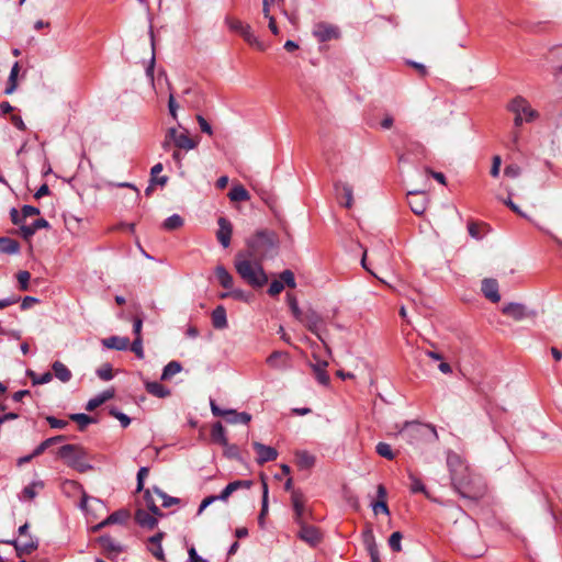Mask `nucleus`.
<instances>
[{
	"label": "nucleus",
	"instance_id": "nucleus-1",
	"mask_svg": "<svg viewBox=\"0 0 562 562\" xmlns=\"http://www.w3.org/2000/svg\"><path fill=\"white\" fill-rule=\"evenodd\" d=\"M279 245V237L273 231L261 229L246 239V248L240 252L263 261L278 252Z\"/></svg>",
	"mask_w": 562,
	"mask_h": 562
},
{
	"label": "nucleus",
	"instance_id": "nucleus-2",
	"mask_svg": "<svg viewBox=\"0 0 562 562\" xmlns=\"http://www.w3.org/2000/svg\"><path fill=\"white\" fill-rule=\"evenodd\" d=\"M263 261L238 251L234 258V267L238 276L252 288H262L268 282Z\"/></svg>",
	"mask_w": 562,
	"mask_h": 562
},
{
	"label": "nucleus",
	"instance_id": "nucleus-3",
	"mask_svg": "<svg viewBox=\"0 0 562 562\" xmlns=\"http://www.w3.org/2000/svg\"><path fill=\"white\" fill-rule=\"evenodd\" d=\"M58 457L63 459L68 467L81 473L92 470V465L87 460V452L80 446L65 445L59 448Z\"/></svg>",
	"mask_w": 562,
	"mask_h": 562
},
{
	"label": "nucleus",
	"instance_id": "nucleus-4",
	"mask_svg": "<svg viewBox=\"0 0 562 562\" xmlns=\"http://www.w3.org/2000/svg\"><path fill=\"white\" fill-rule=\"evenodd\" d=\"M508 110L514 113V125L515 131L512 134V148L516 150H520L518 145V139L520 137V128L526 121L527 117V104L524 98L517 97L509 104Z\"/></svg>",
	"mask_w": 562,
	"mask_h": 562
},
{
	"label": "nucleus",
	"instance_id": "nucleus-5",
	"mask_svg": "<svg viewBox=\"0 0 562 562\" xmlns=\"http://www.w3.org/2000/svg\"><path fill=\"white\" fill-rule=\"evenodd\" d=\"M447 465L453 488H459L464 492V482L462 481L461 474L462 472H467L468 467L464 464L462 458L458 453L449 451L447 454Z\"/></svg>",
	"mask_w": 562,
	"mask_h": 562
},
{
	"label": "nucleus",
	"instance_id": "nucleus-6",
	"mask_svg": "<svg viewBox=\"0 0 562 562\" xmlns=\"http://www.w3.org/2000/svg\"><path fill=\"white\" fill-rule=\"evenodd\" d=\"M462 481L464 482L463 491L459 488H454V491L464 498L476 499L484 494V488L476 485V477L471 474L469 469L467 472H462L461 474Z\"/></svg>",
	"mask_w": 562,
	"mask_h": 562
},
{
	"label": "nucleus",
	"instance_id": "nucleus-7",
	"mask_svg": "<svg viewBox=\"0 0 562 562\" xmlns=\"http://www.w3.org/2000/svg\"><path fill=\"white\" fill-rule=\"evenodd\" d=\"M211 411L214 416H222L229 424H245L247 425L251 420V415L241 412L238 413L234 409H221L214 401H211Z\"/></svg>",
	"mask_w": 562,
	"mask_h": 562
},
{
	"label": "nucleus",
	"instance_id": "nucleus-8",
	"mask_svg": "<svg viewBox=\"0 0 562 562\" xmlns=\"http://www.w3.org/2000/svg\"><path fill=\"white\" fill-rule=\"evenodd\" d=\"M299 322L303 323L308 328L310 331L315 334L323 341V344L326 348V351L328 353L331 352L330 348L327 346V344L324 341V339L322 337L321 327H322L323 319L315 311L307 310L303 314V319H299Z\"/></svg>",
	"mask_w": 562,
	"mask_h": 562
},
{
	"label": "nucleus",
	"instance_id": "nucleus-9",
	"mask_svg": "<svg viewBox=\"0 0 562 562\" xmlns=\"http://www.w3.org/2000/svg\"><path fill=\"white\" fill-rule=\"evenodd\" d=\"M305 496L301 491H292L291 494V504L294 510V521L296 524H302L306 520V517L310 512L305 507Z\"/></svg>",
	"mask_w": 562,
	"mask_h": 562
},
{
	"label": "nucleus",
	"instance_id": "nucleus-10",
	"mask_svg": "<svg viewBox=\"0 0 562 562\" xmlns=\"http://www.w3.org/2000/svg\"><path fill=\"white\" fill-rule=\"evenodd\" d=\"M407 202L411 210L416 215H422L425 213L428 205V196L425 191L422 190H412L407 192Z\"/></svg>",
	"mask_w": 562,
	"mask_h": 562
},
{
	"label": "nucleus",
	"instance_id": "nucleus-11",
	"mask_svg": "<svg viewBox=\"0 0 562 562\" xmlns=\"http://www.w3.org/2000/svg\"><path fill=\"white\" fill-rule=\"evenodd\" d=\"M168 135L179 149L191 150L198 146V143L189 137L188 131L178 132L176 127H170L168 128Z\"/></svg>",
	"mask_w": 562,
	"mask_h": 562
},
{
	"label": "nucleus",
	"instance_id": "nucleus-12",
	"mask_svg": "<svg viewBox=\"0 0 562 562\" xmlns=\"http://www.w3.org/2000/svg\"><path fill=\"white\" fill-rule=\"evenodd\" d=\"M297 525L300 526L297 536L301 540L312 547H315L321 541V533L316 527L307 525L305 521Z\"/></svg>",
	"mask_w": 562,
	"mask_h": 562
},
{
	"label": "nucleus",
	"instance_id": "nucleus-13",
	"mask_svg": "<svg viewBox=\"0 0 562 562\" xmlns=\"http://www.w3.org/2000/svg\"><path fill=\"white\" fill-rule=\"evenodd\" d=\"M218 229L216 232V237L220 244L227 248L231 245V238L233 234V226L231 222L225 217H220L217 220Z\"/></svg>",
	"mask_w": 562,
	"mask_h": 562
},
{
	"label": "nucleus",
	"instance_id": "nucleus-14",
	"mask_svg": "<svg viewBox=\"0 0 562 562\" xmlns=\"http://www.w3.org/2000/svg\"><path fill=\"white\" fill-rule=\"evenodd\" d=\"M481 291L483 295L493 303L501 301V294L498 291V282L493 278H485L482 280Z\"/></svg>",
	"mask_w": 562,
	"mask_h": 562
},
{
	"label": "nucleus",
	"instance_id": "nucleus-15",
	"mask_svg": "<svg viewBox=\"0 0 562 562\" xmlns=\"http://www.w3.org/2000/svg\"><path fill=\"white\" fill-rule=\"evenodd\" d=\"M313 35L319 41V42H326L330 41L333 38H337L339 36L338 29L325 23H318L315 25L313 30Z\"/></svg>",
	"mask_w": 562,
	"mask_h": 562
},
{
	"label": "nucleus",
	"instance_id": "nucleus-16",
	"mask_svg": "<svg viewBox=\"0 0 562 562\" xmlns=\"http://www.w3.org/2000/svg\"><path fill=\"white\" fill-rule=\"evenodd\" d=\"M8 543L14 546L19 557L23 554H30L38 547L37 540L33 539L32 537L20 538L18 540L8 541Z\"/></svg>",
	"mask_w": 562,
	"mask_h": 562
},
{
	"label": "nucleus",
	"instance_id": "nucleus-17",
	"mask_svg": "<svg viewBox=\"0 0 562 562\" xmlns=\"http://www.w3.org/2000/svg\"><path fill=\"white\" fill-rule=\"evenodd\" d=\"M315 362L311 364L313 372L315 374L316 380L319 384L327 386L329 384V375L326 372V368L328 367V362L326 360H321L316 355L313 356Z\"/></svg>",
	"mask_w": 562,
	"mask_h": 562
},
{
	"label": "nucleus",
	"instance_id": "nucleus-18",
	"mask_svg": "<svg viewBox=\"0 0 562 562\" xmlns=\"http://www.w3.org/2000/svg\"><path fill=\"white\" fill-rule=\"evenodd\" d=\"M252 447L258 454L257 462L259 464H263L266 462L273 461L278 457L277 450L270 446H266V445H262V443L256 441L252 443Z\"/></svg>",
	"mask_w": 562,
	"mask_h": 562
},
{
	"label": "nucleus",
	"instance_id": "nucleus-19",
	"mask_svg": "<svg viewBox=\"0 0 562 562\" xmlns=\"http://www.w3.org/2000/svg\"><path fill=\"white\" fill-rule=\"evenodd\" d=\"M334 190H335L336 194H339L340 191L342 192V195L345 198V202L342 203V205L347 209H351L353 205V189H352V187L347 182L337 180L334 182Z\"/></svg>",
	"mask_w": 562,
	"mask_h": 562
},
{
	"label": "nucleus",
	"instance_id": "nucleus-20",
	"mask_svg": "<svg viewBox=\"0 0 562 562\" xmlns=\"http://www.w3.org/2000/svg\"><path fill=\"white\" fill-rule=\"evenodd\" d=\"M252 482L247 480H237L234 482L228 483L225 488L221 492L220 495H217V498L222 502H225L228 499V497L236 492L239 488H249L251 486Z\"/></svg>",
	"mask_w": 562,
	"mask_h": 562
},
{
	"label": "nucleus",
	"instance_id": "nucleus-21",
	"mask_svg": "<svg viewBox=\"0 0 562 562\" xmlns=\"http://www.w3.org/2000/svg\"><path fill=\"white\" fill-rule=\"evenodd\" d=\"M157 516L158 515H154L151 512L148 513L145 509L139 508L135 513V520L144 528L154 529L158 522Z\"/></svg>",
	"mask_w": 562,
	"mask_h": 562
},
{
	"label": "nucleus",
	"instance_id": "nucleus-22",
	"mask_svg": "<svg viewBox=\"0 0 562 562\" xmlns=\"http://www.w3.org/2000/svg\"><path fill=\"white\" fill-rule=\"evenodd\" d=\"M48 226L49 224L45 218H38L34 221L31 225H21L20 232L22 237L29 240L35 234L36 231L41 228H46Z\"/></svg>",
	"mask_w": 562,
	"mask_h": 562
},
{
	"label": "nucleus",
	"instance_id": "nucleus-23",
	"mask_svg": "<svg viewBox=\"0 0 562 562\" xmlns=\"http://www.w3.org/2000/svg\"><path fill=\"white\" fill-rule=\"evenodd\" d=\"M240 36H243V38L252 47L257 48L258 50L260 52H263L267 49V46L266 44L260 41L252 32L251 30V26L249 24L246 25V27H244V30H241V32L239 33Z\"/></svg>",
	"mask_w": 562,
	"mask_h": 562
},
{
	"label": "nucleus",
	"instance_id": "nucleus-24",
	"mask_svg": "<svg viewBox=\"0 0 562 562\" xmlns=\"http://www.w3.org/2000/svg\"><path fill=\"white\" fill-rule=\"evenodd\" d=\"M503 314L514 321H522L526 316V308L522 304L509 303L502 308Z\"/></svg>",
	"mask_w": 562,
	"mask_h": 562
},
{
	"label": "nucleus",
	"instance_id": "nucleus-25",
	"mask_svg": "<svg viewBox=\"0 0 562 562\" xmlns=\"http://www.w3.org/2000/svg\"><path fill=\"white\" fill-rule=\"evenodd\" d=\"M102 345L109 349L126 350L130 347L127 337L111 336L102 340Z\"/></svg>",
	"mask_w": 562,
	"mask_h": 562
},
{
	"label": "nucleus",
	"instance_id": "nucleus-26",
	"mask_svg": "<svg viewBox=\"0 0 562 562\" xmlns=\"http://www.w3.org/2000/svg\"><path fill=\"white\" fill-rule=\"evenodd\" d=\"M288 353L274 351L267 358V363L273 369H284L288 367Z\"/></svg>",
	"mask_w": 562,
	"mask_h": 562
},
{
	"label": "nucleus",
	"instance_id": "nucleus-27",
	"mask_svg": "<svg viewBox=\"0 0 562 562\" xmlns=\"http://www.w3.org/2000/svg\"><path fill=\"white\" fill-rule=\"evenodd\" d=\"M113 396V390H105L98 394L97 396H94L93 398H90L86 405V409L91 412L99 407L100 405H102L103 403H105L108 400L112 398Z\"/></svg>",
	"mask_w": 562,
	"mask_h": 562
},
{
	"label": "nucleus",
	"instance_id": "nucleus-28",
	"mask_svg": "<svg viewBox=\"0 0 562 562\" xmlns=\"http://www.w3.org/2000/svg\"><path fill=\"white\" fill-rule=\"evenodd\" d=\"M212 324L216 329H224L227 327L226 310L223 305H218L212 312Z\"/></svg>",
	"mask_w": 562,
	"mask_h": 562
},
{
	"label": "nucleus",
	"instance_id": "nucleus-29",
	"mask_svg": "<svg viewBox=\"0 0 562 562\" xmlns=\"http://www.w3.org/2000/svg\"><path fill=\"white\" fill-rule=\"evenodd\" d=\"M145 389L149 394L158 398H165L170 395V390L159 382H146Z\"/></svg>",
	"mask_w": 562,
	"mask_h": 562
},
{
	"label": "nucleus",
	"instance_id": "nucleus-30",
	"mask_svg": "<svg viewBox=\"0 0 562 562\" xmlns=\"http://www.w3.org/2000/svg\"><path fill=\"white\" fill-rule=\"evenodd\" d=\"M52 369L54 371V375L63 383L70 381L72 376L71 371L63 362L55 361L52 366Z\"/></svg>",
	"mask_w": 562,
	"mask_h": 562
},
{
	"label": "nucleus",
	"instance_id": "nucleus-31",
	"mask_svg": "<svg viewBox=\"0 0 562 562\" xmlns=\"http://www.w3.org/2000/svg\"><path fill=\"white\" fill-rule=\"evenodd\" d=\"M128 518V513L126 510H117L112 513L105 520L100 522L94 527L95 530H99L103 526L110 525V524H122L125 522Z\"/></svg>",
	"mask_w": 562,
	"mask_h": 562
},
{
	"label": "nucleus",
	"instance_id": "nucleus-32",
	"mask_svg": "<svg viewBox=\"0 0 562 562\" xmlns=\"http://www.w3.org/2000/svg\"><path fill=\"white\" fill-rule=\"evenodd\" d=\"M19 71H20V65L18 61H15L11 68V71H10V75L8 78V83L4 89L5 94H12L16 90Z\"/></svg>",
	"mask_w": 562,
	"mask_h": 562
},
{
	"label": "nucleus",
	"instance_id": "nucleus-33",
	"mask_svg": "<svg viewBox=\"0 0 562 562\" xmlns=\"http://www.w3.org/2000/svg\"><path fill=\"white\" fill-rule=\"evenodd\" d=\"M215 276L220 282V284L225 289H232L234 284V280L232 274L223 267L217 266L215 268Z\"/></svg>",
	"mask_w": 562,
	"mask_h": 562
},
{
	"label": "nucleus",
	"instance_id": "nucleus-34",
	"mask_svg": "<svg viewBox=\"0 0 562 562\" xmlns=\"http://www.w3.org/2000/svg\"><path fill=\"white\" fill-rule=\"evenodd\" d=\"M211 437H212L213 441L222 445L223 447L228 446V440L225 435V429L221 423H216L213 425L212 430H211Z\"/></svg>",
	"mask_w": 562,
	"mask_h": 562
},
{
	"label": "nucleus",
	"instance_id": "nucleus-35",
	"mask_svg": "<svg viewBox=\"0 0 562 562\" xmlns=\"http://www.w3.org/2000/svg\"><path fill=\"white\" fill-rule=\"evenodd\" d=\"M162 536L164 533L159 532L155 536H153L149 541L151 543V548H150V551L153 553V555L158 559L159 561H164L165 560V554H164V550H162V547H161V539H162Z\"/></svg>",
	"mask_w": 562,
	"mask_h": 562
},
{
	"label": "nucleus",
	"instance_id": "nucleus-36",
	"mask_svg": "<svg viewBox=\"0 0 562 562\" xmlns=\"http://www.w3.org/2000/svg\"><path fill=\"white\" fill-rule=\"evenodd\" d=\"M408 479L411 481L409 491L412 493H423L427 498L431 499V496L426 490V486L414 473L408 472Z\"/></svg>",
	"mask_w": 562,
	"mask_h": 562
},
{
	"label": "nucleus",
	"instance_id": "nucleus-37",
	"mask_svg": "<svg viewBox=\"0 0 562 562\" xmlns=\"http://www.w3.org/2000/svg\"><path fill=\"white\" fill-rule=\"evenodd\" d=\"M295 457L301 469H310L315 464V457L305 450L297 451Z\"/></svg>",
	"mask_w": 562,
	"mask_h": 562
},
{
	"label": "nucleus",
	"instance_id": "nucleus-38",
	"mask_svg": "<svg viewBox=\"0 0 562 562\" xmlns=\"http://www.w3.org/2000/svg\"><path fill=\"white\" fill-rule=\"evenodd\" d=\"M20 245L16 240L9 237L0 238V251L3 254L14 255L19 252Z\"/></svg>",
	"mask_w": 562,
	"mask_h": 562
},
{
	"label": "nucleus",
	"instance_id": "nucleus-39",
	"mask_svg": "<svg viewBox=\"0 0 562 562\" xmlns=\"http://www.w3.org/2000/svg\"><path fill=\"white\" fill-rule=\"evenodd\" d=\"M366 546H367V550H368V552L370 554L371 562H381L380 561L379 549H378V546H376V543L374 541V537H373L371 531H369L367 533Z\"/></svg>",
	"mask_w": 562,
	"mask_h": 562
},
{
	"label": "nucleus",
	"instance_id": "nucleus-40",
	"mask_svg": "<svg viewBox=\"0 0 562 562\" xmlns=\"http://www.w3.org/2000/svg\"><path fill=\"white\" fill-rule=\"evenodd\" d=\"M182 366L178 361H170L167 366H165L161 374V380L167 381L172 376L181 372Z\"/></svg>",
	"mask_w": 562,
	"mask_h": 562
},
{
	"label": "nucleus",
	"instance_id": "nucleus-41",
	"mask_svg": "<svg viewBox=\"0 0 562 562\" xmlns=\"http://www.w3.org/2000/svg\"><path fill=\"white\" fill-rule=\"evenodd\" d=\"M229 199L234 202L247 201L250 199L248 191L240 184L234 186L228 194Z\"/></svg>",
	"mask_w": 562,
	"mask_h": 562
},
{
	"label": "nucleus",
	"instance_id": "nucleus-42",
	"mask_svg": "<svg viewBox=\"0 0 562 562\" xmlns=\"http://www.w3.org/2000/svg\"><path fill=\"white\" fill-rule=\"evenodd\" d=\"M66 439L65 436H55V437H50L46 440H44L43 442H41L33 451V456H40L42 454L48 447H50L54 443H57V442H61Z\"/></svg>",
	"mask_w": 562,
	"mask_h": 562
},
{
	"label": "nucleus",
	"instance_id": "nucleus-43",
	"mask_svg": "<svg viewBox=\"0 0 562 562\" xmlns=\"http://www.w3.org/2000/svg\"><path fill=\"white\" fill-rule=\"evenodd\" d=\"M268 514V485L263 482L262 484V504L261 510L258 516V524L260 527H265V517Z\"/></svg>",
	"mask_w": 562,
	"mask_h": 562
},
{
	"label": "nucleus",
	"instance_id": "nucleus-44",
	"mask_svg": "<svg viewBox=\"0 0 562 562\" xmlns=\"http://www.w3.org/2000/svg\"><path fill=\"white\" fill-rule=\"evenodd\" d=\"M162 169H164V167H162V164H160V162L153 166V168L150 170V176H151L150 182L151 183H157L159 186H165L167 183L168 177L162 176V177L157 178V176H160V172L162 171Z\"/></svg>",
	"mask_w": 562,
	"mask_h": 562
},
{
	"label": "nucleus",
	"instance_id": "nucleus-45",
	"mask_svg": "<svg viewBox=\"0 0 562 562\" xmlns=\"http://www.w3.org/2000/svg\"><path fill=\"white\" fill-rule=\"evenodd\" d=\"M183 225V220L180 215L173 214L165 220L162 227L167 231L180 228Z\"/></svg>",
	"mask_w": 562,
	"mask_h": 562
},
{
	"label": "nucleus",
	"instance_id": "nucleus-46",
	"mask_svg": "<svg viewBox=\"0 0 562 562\" xmlns=\"http://www.w3.org/2000/svg\"><path fill=\"white\" fill-rule=\"evenodd\" d=\"M101 547L109 552H120L121 547L114 542L110 536H102L99 538Z\"/></svg>",
	"mask_w": 562,
	"mask_h": 562
},
{
	"label": "nucleus",
	"instance_id": "nucleus-47",
	"mask_svg": "<svg viewBox=\"0 0 562 562\" xmlns=\"http://www.w3.org/2000/svg\"><path fill=\"white\" fill-rule=\"evenodd\" d=\"M70 419L76 422L80 430H83L89 424L94 423V419L83 413L71 414Z\"/></svg>",
	"mask_w": 562,
	"mask_h": 562
},
{
	"label": "nucleus",
	"instance_id": "nucleus-48",
	"mask_svg": "<svg viewBox=\"0 0 562 562\" xmlns=\"http://www.w3.org/2000/svg\"><path fill=\"white\" fill-rule=\"evenodd\" d=\"M286 300H288V303H289V306H290V310L293 314V316L299 321V319H303V314L305 312H303L300 307H299V303H297V300L295 299L294 295L292 294H288L286 295Z\"/></svg>",
	"mask_w": 562,
	"mask_h": 562
},
{
	"label": "nucleus",
	"instance_id": "nucleus-49",
	"mask_svg": "<svg viewBox=\"0 0 562 562\" xmlns=\"http://www.w3.org/2000/svg\"><path fill=\"white\" fill-rule=\"evenodd\" d=\"M425 430V427L417 423H406L404 428L402 429V434H407L411 437L415 435H422Z\"/></svg>",
	"mask_w": 562,
	"mask_h": 562
},
{
	"label": "nucleus",
	"instance_id": "nucleus-50",
	"mask_svg": "<svg viewBox=\"0 0 562 562\" xmlns=\"http://www.w3.org/2000/svg\"><path fill=\"white\" fill-rule=\"evenodd\" d=\"M375 449H376V452H378L379 456H381V457H383V458H385L387 460H392L395 457L393 451H392L391 446L389 443H386V442H379L376 445Z\"/></svg>",
	"mask_w": 562,
	"mask_h": 562
},
{
	"label": "nucleus",
	"instance_id": "nucleus-51",
	"mask_svg": "<svg viewBox=\"0 0 562 562\" xmlns=\"http://www.w3.org/2000/svg\"><path fill=\"white\" fill-rule=\"evenodd\" d=\"M29 375L31 376L34 385L46 384V383L50 382L53 379V374L50 372H45L41 375H36L33 371H30Z\"/></svg>",
	"mask_w": 562,
	"mask_h": 562
},
{
	"label": "nucleus",
	"instance_id": "nucleus-52",
	"mask_svg": "<svg viewBox=\"0 0 562 562\" xmlns=\"http://www.w3.org/2000/svg\"><path fill=\"white\" fill-rule=\"evenodd\" d=\"M150 36H151V57H150L149 64L146 68V76L149 78L151 83H154V69H155L156 59H155V44H154V38H153V32H150Z\"/></svg>",
	"mask_w": 562,
	"mask_h": 562
},
{
	"label": "nucleus",
	"instance_id": "nucleus-53",
	"mask_svg": "<svg viewBox=\"0 0 562 562\" xmlns=\"http://www.w3.org/2000/svg\"><path fill=\"white\" fill-rule=\"evenodd\" d=\"M402 538H403V536L400 531H395L390 536L389 546L393 551L400 552L402 550V546H401Z\"/></svg>",
	"mask_w": 562,
	"mask_h": 562
},
{
	"label": "nucleus",
	"instance_id": "nucleus-54",
	"mask_svg": "<svg viewBox=\"0 0 562 562\" xmlns=\"http://www.w3.org/2000/svg\"><path fill=\"white\" fill-rule=\"evenodd\" d=\"M280 280L284 285L294 289L296 286L294 273L291 270H284L280 273Z\"/></svg>",
	"mask_w": 562,
	"mask_h": 562
},
{
	"label": "nucleus",
	"instance_id": "nucleus-55",
	"mask_svg": "<svg viewBox=\"0 0 562 562\" xmlns=\"http://www.w3.org/2000/svg\"><path fill=\"white\" fill-rule=\"evenodd\" d=\"M146 506L148 507L149 512H151L154 515L162 516L159 507L155 504L154 498L149 491H146L144 494Z\"/></svg>",
	"mask_w": 562,
	"mask_h": 562
},
{
	"label": "nucleus",
	"instance_id": "nucleus-56",
	"mask_svg": "<svg viewBox=\"0 0 562 562\" xmlns=\"http://www.w3.org/2000/svg\"><path fill=\"white\" fill-rule=\"evenodd\" d=\"M155 493L162 499V507L167 508L179 503V498L169 496L159 488H155Z\"/></svg>",
	"mask_w": 562,
	"mask_h": 562
},
{
	"label": "nucleus",
	"instance_id": "nucleus-57",
	"mask_svg": "<svg viewBox=\"0 0 562 562\" xmlns=\"http://www.w3.org/2000/svg\"><path fill=\"white\" fill-rule=\"evenodd\" d=\"M131 345V350L136 355L138 359L144 358L143 339L142 337H135Z\"/></svg>",
	"mask_w": 562,
	"mask_h": 562
},
{
	"label": "nucleus",
	"instance_id": "nucleus-58",
	"mask_svg": "<svg viewBox=\"0 0 562 562\" xmlns=\"http://www.w3.org/2000/svg\"><path fill=\"white\" fill-rule=\"evenodd\" d=\"M97 374L101 380L110 381L113 378L112 367L105 363L97 370Z\"/></svg>",
	"mask_w": 562,
	"mask_h": 562
},
{
	"label": "nucleus",
	"instance_id": "nucleus-59",
	"mask_svg": "<svg viewBox=\"0 0 562 562\" xmlns=\"http://www.w3.org/2000/svg\"><path fill=\"white\" fill-rule=\"evenodd\" d=\"M226 23L229 27V30L234 31V32H237L238 34L241 32V30H244V27H246L247 24H245L244 22H241L240 20L238 19H233V18H227L226 19Z\"/></svg>",
	"mask_w": 562,
	"mask_h": 562
},
{
	"label": "nucleus",
	"instance_id": "nucleus-60",
	"mask_svg": "<svg viewBox=\"0 0 562 562\" xmlns=\"http://www.w3.org/2000/svg\"><path fill=\"white\" fill-rule=\"evenodd\" d=\"M110 414L116 419H119L124 428L131 424V418L124 413L119 412L116 408H111Z\"/></svg>",
	"mask_w": 562,
	"mask_h": 562
},
{
	"label": "nucleus",
	"instance_id": "nucleus-61",
	"mask_svg": "<svg viewBox=\"0 0 562 562\" xmlns=\"http://www.w3.org/2000/svg\"><path fill=\"white\" fill-rule=\"evenodd\" d=\"M18 282L20 284L21 290L25 291L29 289V281L31 279V274L27 271H20L16 276Z\"/></svg>",
	"mask_w": 562,
	"mask_h": 562
},
{
	"label": "nucleus",
	"instance_id": "nucleus-62",
	"mask_svg": "<svg viewBox=\"0 0 562 562\" xmlns=\"http://www.w3.org/2000/svg\"><path fill=\"white\" fill-rule=\"evenodd\" d=\"M284 289V284L281 280H273L270 283L268 293L272 296L278 295Z\"/></svg>",
	"mask_w": 562,
	"mask_h": 562
},
{
	"label": "nucleus",
	"instance_id": "nucleus-63",
	"mask_svg": "<svg viewBox=\"0 0 562 562\" xmlns=\"http://www.w3.org/2000/svg\"><path fill=\"white\" fill-rule=\"evenodd\" d=\"M372 509H373L374 514L383 513L385 515H390L387 504L383 499H379L378 502H375L372 505Z\"/></svg>",
	"mask_w": 562,
	"mask_h": 562
},
{
	"label": "nucleus",
	"instance_id": "nucleus-64",
	"mask_svg": "<svg viewBox=\"0 0 562 562\" xmlns=\"http://www.w3.org/2000/svg\"><path fill=\"white\" fill-rule=\"evenodd\" d=\"M46 420L52 428H56V429H63L68 425V423L66 420L58 419L54 416H47Z\"/></svg>",
	"mask_w": 562,
	"mask_h": 562
}]
</instances>
